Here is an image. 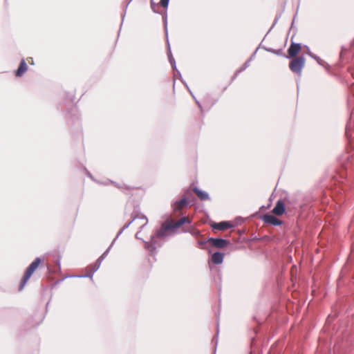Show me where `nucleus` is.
Instances as JSON below:
<instances>
[{"mask_svg":"<svg viewBox=\"0 0 354 354\" xmlns=\"http://www.w3.org/2000/svg\"><path fill=\"white\" fill-rule=\"evenodd\" d=\"M191 223L192 221L187 216H183L176 221L169 218L162 223L160 230L158 232V236H165L168 231H173L185 223L189 224Z\"/></svg>","mask_w":354,"mask_h":354,"instance_id":"f257e3e1","label":"nucleus"},{"mask_svg":"<svg viewBox=\"0 0 354 354\" xmlns=\"http://www.w3.org/2000/svg\"><path fill=\"white\" fill-rule=\"evenodd\" d=\"M41 260L40 258H36L34 261H32L30 265L27 268L23 278L19 284V290H21L25 286L26 283L30 278L32 274L35 272V271L38 268L40 265Z\"/></svg>","mask_w":354,"mask_h":354,"instance_id":"f03ea898","label":"nucleus"},{"mask_svg":"<svg viewBox=\"0 0 354 354\" xmlns=\"http://www.w3.org/2000/svg\"><path fill=\"white\" fill-rule=\"evenodd\" d=\"M289 63L290 69L298 75H301L302 68L305 66L306 59L302 56L292 57Z\"/></svg>","mask_w":354,"mask_h":354,"instance_id":"7ed1b4c3","label":"nucleus"},{"mask_svg":"<svg viewBox=\"0 0 354 354\" xmlns=\"http://www.w3.org/2000/svg\"><path fill=\"white\" fill-rule=\"evenodd\" d=\"M188 204L189 201L185 196H183L179 201L174 202L172 205L174 216H177L180 215L183 209H184Z\"/></svg>","mask_w":354,"mask_h":354,"instance_id":"20e7f679","label":"nucleus"},{"mask_svg":"<svg viewBox=\"0 0 354 354\" xmlns=\"http://www.w3.org/2000/svg\"><path fill=\"white\" fill-rule=\"evenodd\" d=\"M207 242L216 248H223L230 243V242L225 239L214 238H209Z\"/></svg>","mask_w":354,"mask_h":354,"instance_id":"39448f33","label":"nucleus"},{"mask_svg":"<svg viewBox=\"0 0 354 354\" xmlns=\"http://www.w3.org/2000/svg\"><path fill=\"white\" fill-rule=\"evenodd\" d=\"M301 50V45L300 44L297 43H291L288 50V57H296L297 55L300 53Z\"/></svg>","mask_w":354,"mask_h":354,"instance_id":"423d86ee","label":"nucleus"},{"mask_svg":"<svg viewBox=\"0 0 354 354\" xmlns=\"http://www.w3.org/2000/svg\"><path fill=\"white\" fill-rule=\"evenodd\" d=\"M234 225L230 222L222 221L220 223H213L211 224V227L213 230H225L228 228L232 227Z\"/></svg>","mask_w":354,"mask_h":354,"instance_id":"0eeeda50","label":"nucleus"},{"mask_svg":"<svg viewBox=\"0 0 354 354\" xmlns=\"http://www.w3.org/2000/svg\"><path fill=\"white\" fill-rule=\"evenodd\" d=\"M285 203L282 201H278L272 209V213L277 216H281L285 212Z\"/></svg>","mask_w":354,"mask_h":354,"instance_id":"6e6552de","label":"nucleus"},{"mask_svg":"<svg viewBox=\"0 0 354 354\" xmlns=\"http://www.w3.org/2000/svg\"><path fill=\"white\" fill-rule=\"evenodd\" d=\"M263 221L266 223L272 224L274 225H280L281 224V221L278 219L273 215L266 214L263 216Z\"/></svg>","mask_w":354,"mask_h":354,"instance_id":"1a4fd4ad","label":"nucleus"},{"mask_svg":"<svg viewBox=\"0 0 354 354\" xmlns=\"http://www.w3.org/2000/svg\"><path fill=\"white\" fill-rule=\"evenodd\" d=\"M28 70V66L26 62L22 59L20 62L19 66L17 70L15 71V75L17 77L22 76L25 72Z\"/></svg>","mask_w":354,"mask_h":354,"instance_id":"9d476101","label":"nucleus"},{"mask_svg":"<svg viewBox=\"0 0 354 354\" xmlns=\"http://www.w3.org/2000/svg\"><path fill=\"white\" fill-rule=\"evenodd\" d=\"M223 253L216 252L212 255L211 260L214 264H220L223 261Z\"/></svg>","mask_w":354,"mask_h":354,"instance_id":"9b49d317","label":"nucleus"},{"mask_svg":"<svg viewBox=\"0 0 354 354\" xmlns=\"http://www.w3.org/2000/svg\"><path fill=\"white\" fill-rule=\"evenodd\" d=\"M193 192L201 201H206L209 198L208 194L206 192L199 189L197 187H194L193 189Z\"/></svg>","mask_w":354,"mask_h":354,"instance_id":"f8f14e48","label":"nucleus"},{"mask_svg":"<svg viewBox=\"0 0 354 354\" xmlns=\"http://www.w3.org/2000/svg\"><path fill=\"white\" fill-rule=\"evenodd\" d=\"M169 0H160V3L163 8H167L169 3Z\"/></svg>","mask_w":354,"mask_h":354,"instance_id":"ddd939ff","label":"nucleus"},{"mask_svg":"<svg viewBox=\"0 0 354 354\" xmlns=\"http://www.w3.org/2000/svg\"><path fill=\"white\" fill-rule=\"evenodd\" d=\"M141 216H142V218L145 221V223L142 224V225H145L147 223V218H146L145 216H143V215H142Z\"/></svg>","mask_w":354,"mask_h":354,"instance_id":"4468645a","label":"nucleus"},{"mask_svg":"<svg viewBox=\"0 0 354 354\" xmlns=\"http://www.w3.org/2000/svg\"><path fill=\"white\" fill-rule=\"evenodd\" d=\"M198 243H199L200 245H203V244H204V242H203V241H200V242H198Z\"/></svg>","mask_w":354,"mask_h":354,"instance_id":"2eb2a0df","label":"nucleus"},{"mask_svg":"<svg viewBox=\"0 0 354 354\" xmlns=\"http://www.w3.org/2000/svg\"><path fill=\"white\" fill-rule=\"evenodd\" d=\"M135 218H136V217H133V218H132L131 222H133V221L135 220Z\"/></svg>","mask_w":354,"mask_h":354,"instance_id":"dca6fc26","label":"nucleus"}]
</instances>
